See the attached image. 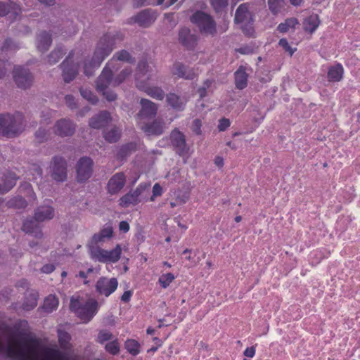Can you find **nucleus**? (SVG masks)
<instances>
[{"mask_svg":"<svg viewBox=\"0 0 360 360\" xmlns=\"http://www.w3.org/2000/svg\"><path fill=\"white\" fill-rule=\"evenodd\" d=\"M255 347H250L245 349L243 354L246 357L252 358L255 355Z\"/></svg>","mask_w":360,"mask_h":360,"instance_id":"61","label":"nucleus"},{"mask_svg":"<svg viewBox=\"0 0 360 360\" xmlns=\"http://www.w3.org/2000/svg\"><path fill=\"white\" fill-rule=\"evenodd\" d=\"M136 148V145L133 143H130L122 146L117 153V159L122 160L131 154Z\"/></svg>","mask_w":360,"mask_h":360,"instance_id":"38","label":"nucleus"},{"mask_svg":"<svg viewBox=\"0 0 360 360\" xmlns=\"http://www.w3.org/2000/svg\"><path fill=\"white\" fill-rule=\"evenodd\" d=\"M65 54V51L62 48H57L53 51L49 56L48 62L50 65L57 63L60 58Z\"/></svg>","mask_w":360,"mask_h":360,"instance_id":"44","label":"nucleus"},{"mask_svg":"<svg viewBox=\"0 0 360 360\" xmlns=\"http://www.w3.org/2000/svg\"><path fill=\"white\" fill-rule=\"evenodd\" d=\"M23 128V116L20 112L14 115H0V134L13 136L20 133Z\"/></svg>","mask_w":360,"mask_h":360,"instance_id":"5","label":"nucleus"},{"mask_svg":"<svg viewBox=\"0 0 360 360\" xmlns=\"http://www.w3.org/2000/svg\"><path fill=\"white\" fill-rule=\"evenodd\" d=\"M175 279V276L172 273L162 274L158 279V283L163 288H167Z\"/></svg>","mask_w":360,"mask_h":360,"instance_id":"43","label":"nucleus"},{"mask_svg":"<svg viewBox=\"0 0 360 360\" xmlns=\"http://www.w3.org/2000/svg\"><path fill=\"white\" fill-rule=\"evenodd\" d=\"M37 305V294L36 292H31L26 300L22 304V309L26 311H30L34 309Z\"/></svg>","mask_w":360,"mask_h":360,"instance_id":"40","label":"nucleus"},{"mask_svg":"<svg viewBox=\"0 0 360 360\" xmlns=\"http://www.w3.org/2000/svg\"><path fill=\"white\" fill-rule=\"evenodd\" d=\"M126 183V176L122 172H118L114 174L108 181L107 185L108 192L111 194L118 193L124 186Z\"/></svg>","mask_w":360,"mask_h":360,"instance_id":"15","label":"nucleus"},{"mask_svg":"<svg viewBox=\"0 0 360 360\" xmlns=\"http://www.w3.org/2000/svg\"><path fill=\"white\" fill-rule=\"evenodd\" d=\"M16 176L13 172H8L6 174H4V185L0 186V194L10 191L16 183Z\"/></svg>","mask_w":360,"mask_h":360,"instance_id":"30","label":"nucleus"},{"mask_svg":"<svg viewBox=\"0 0 360 360\" xmlns=\"http://www.w3.org/2000/svg\"><path fill=\"white\" fill-rule=\"evenodd\" d=\"M320 23L317 15H311L304 21V28L306 31L313 32L316 30Z\"/></svg>","mask_w":360,"mask_h":360,"instance_id":"35","label":"nucleus"},{"mask_svg":"<svg viewBox=\"0 0 360 360\" xmlns=\"http://www.w3.org/2000/svg\"><path fill=\"white\" fill-rule=\"evenodd\" d=\"M171 141L179 155H184L187 153L188 148L186 143L185 136L183 133L177 129L171 133Z\"/></svg>","mask_w":360,"mask_h":360,"instance_id":"16","label":"nucleus"},{"mask_svg":"<svg viewBox=\"0 0 360 360\" xmlns=\"http://www.w3.org/2000/svg\"><path fill=\"white\" fill-rule=\"evenodd\" d=\"M172 72L174 75L185 79H193L196 76V73L193 68L186 67L180 62H176L173 65Z\"/></svg>","mask_w":360,"mask_h":360,"instance_id":"17","label":"nucleus"},{"mask_svg":"<svg viewBox=\"0 0 360 360\" xmlns=\"http://www.w3.org/2000/svg\"><path fill=\"white\" fill-rule=\"evenodd\" d=\"M88 248L91 258L101 263H115L120 259L122 253L120 245L109 251L92 244H88Z\"/></svg>","mask_w":360,"mask_h":360,"instance_id":"6","label":"nucleus"},{"mask_svg":"<svg viewBox=\"0 0 360 360\" xmlns=\"http://www.w3.org/2000/svg\"><path fill=\"white\" fill-rule=\"evenodd\" d=\"M124 347L127 351L133 356H136L140 352V344L133 339L127 340L124 342Z\"/></svg>","mask_w":360,"mask_h":360,"instance_id":"37","label":"nucleus"},{"mask_svg":"<svg viewBox=\"0 0 360 360\" xmlns=\"http://www.w3.org/2000/svg\"><path fill=\"white\" fill-rule=\"evenodd\" d=\"M117 286V278L101 277L96 282V289L100 295L108 297L116 290Z\"/></svg>","mask_w":360,"mask_h":360,"instance_id":"10","label":"nucleus"},{"mask_svg":"<svg viewBox=\"0 0 360 360\" xmlns=\"http://www.w3.org/2000/svg\"><path fill=\"white\" fill-rule=\"evenodd\" d=\"M284 5L285 0H268L269 8L274 15H276L281 12Z\"/></svg>","mask_w":360,"mask_h":360,"instance_id":"42","label":"nucleus"},{"mask_svg":"<svg viewBox=\"0 0 360 360\" xmlns=\"http://www.w3.org/2000/svg\"><path fill=\"white\" fill-rule=\"evenodd\" d=\"M123 39V34L119 32H108L104 34L98 41L91 62L84 64V74L90 76L100 66L104 58L108 56L115 45Z\"/></svg>","mask_w":360,"mask_h":360,"instance_id":"2","label":"nucleus"},{"mask_svg":"<svg viewBox=\"0 0 360 360\" xmlns=\"http://www.w3.org/2000/svg\"><path fill=\"white\" fill-rule=\"evenodd\" d=\"M58 342L60 345V347L62 349L65 351H68L71 348V344H70V340L71 336L70 335L64 331L63 330L58 328Z\"/></svg>","mask_w":360,"mask_h":360,"instance_id":"31","label":"nucleus"},{"mask_svg":"<svg viewBox=\"0 0 360 360\" xmlns=\"http://www.w3.org/2000/svg\"><path fill=\"white\" fill-rule=\"evenodd\" d=\"M212 82L209 79L206 80L203 84V86L198 89L200 98H204L207 95V89L210 87Z\"/></svg>","mask_w":360,"mask_h":360,"instance_id":"57","label":"nucleus"},{"mask_svg":"<svg viewBox=\"0 0 360 360\" xmlns=\"http://www.w3.org/2000/svg\"><path fill=\"white\" fill-rule=\"evenodd\" d=\"M134 4L139 6L143 5H160L162 4L164 0H134Z\"/></svg>","mask_w":360,"mask_h":360,"instance_id":"53","label":"nucleus"},{"mask_svg":"<svg viewBox=\"0 0 360 360\" xmlns=\"http://www.w3.org/2000/svg\"><path fill=\"white\" fill-rule=\"evenodd\" d=\"M110 120L111 117L110 113L107 111H103L91 118L89 122V125L92 128L100 129L107 125Z\"/></svg>","mask_w":360,"mask_h":360,"instance_id":"26","label":"nucleus"},{"mask_svg":"<svg viewBox=\"0 0 360 360\" xmlns=\"http://www.w3.org/2000/svg\"><path fill=\"white\" fill-rule=\"evenodd\" d=\"M119 228H120V231L126 233L129 230V225L128 222H127L125 221H122L120 223Z\"/></svg>","mask_w":360,"mask_h":360,"instance_id":"64","label":"nucleus"},{"mask_svg":"<svg viewBox=\"0 0 360 360\" xmlns=\"http://www.w3.org/2000/svg\"><path fill=\"white\" fill-rule=\"evenodd\" d=\"M75 129V124L69 120L61 119L55 125V133L60 136L72 135Z\"/></svg>","mask_w":360,"mask_h":360,"instance_id":"18","label":"nucleus"},{"mask_svg":"<svg viewBox=\"0 0 360 360\" xmlns=\"http://www.w3.org/2000/svg\"><path fill=\"white\" fill-rule=\"evenodd\" d=\"M158 71L153 65L141 61L135 75L136 87L156 100L162 101L165 97L164 91L153 84L158 80Z\"/></svg>","mask_w":360,"mask_h":360,"instance_id":"1","label":"nucleus"},{"mask_svg":"<svg viewBox=\"0 0 360 360\" xmlns=\"http://www.w3.org/2000/svg\"><path fill=\"white\" fill-rule=\"evenodd\" d=\"M121 131L117 127H112L110 130L104 131V138L110 143L116 142L120 138Z\"/></svg>","mask_w":360,"mask_h":360,"instance_id":"41","label":"nucleus"},{"mask_svg":"<svg viewBox=\"0 0 360 360\" xmlns=\"http://www.w3.org/2000/svg\"><path fill=\"white\" fill-rule=\"evenodd\" d=\"M98 302L95 299L71 298L70 309L84 322H89L97 313Z\"/></svg>","mask_w":360,"mask_h":360,"instance_id":"4","label":"nucleus"},{"mask_svg":"<svg viewBox=\"0 0 360 360\" xmlns=\"http://www.w3.org/2000/svg\"><path fill=\"white\" fill-rule=\"evenodd\" d=\"M63 77L65 82H70L76 76L78 68L77 66L72 64L70 56L62 63Z\"/></svg>","mask_w":360,"mask_h":360,"instance_id":"22","label":"nucleus"},{"mask_svg":"<svg viewBox=\"0 0 360 360\" xmlns=\"http://www.w3.org/2000/svg\"><path fill=\"white\" fill-rule=\"evenodd\" d=\"M343 67L340 64H337L331 67L328 73V77L330 81L338 82L342 78Z\"/></svg>","mask_w":360,"mask_h":360,"instance_id":"32","label":"nucleus"},{"mask_svg":"<svg viewBox=\"0 0 360 360\" xmlns=\"http://www.w3.org/2000/svg\"><path fill=\"white\" fill-rule=\"evenodd\" d=\"M93 161L91 158L84 157L79 159L77 164V179L84 182L89 179L92 174Z\"/></svg>","mask_w":360,"mask_h":360,"instance_id":"11","label":"nucleus"},{"mask_svg":"<svg viewBox=\"0 0 360 360\" xmlns=\"http://www.w3.org/2000/svg\"><path fill=\"white\" fill-rule=\"evenodd\" d=\"M193 23L196 24L202 32L213 34L216 31L215 22L208 14L198 11L191 18Z\"/></svg>","mask_w":360,"mask_h":360,"instance_id":"7","label":"nucleus"},{"mask_svg":"<svg viewBox=\"0 0 360 360\" xmlns=\"http://www.w3.org/2000/svg\"><path fill=\"white\" fill-rule=\"evenodd\" d=\"M279 45L285 49V51L288 52L290 56H292L294 52L296 51V49H292L288 44V41L285 39H281L279 41Z\"/></svg>","mask_w":360,"mask_h":360,"instance_id":"54","label":"nucleus"},{"mask_svg":"<svg viewBox=\"0 0 360 360\" xmlns=\"http://www.w3.org/2000/svg\"><path fill=\"white\" fill-rule=\"evenodd\" d=\"M131 57L129 53L127 51H121L116 53V55L110 60V62L108 63L106 65L113 61L112 65L110 66V69L112 70V75L116 72L120 68V64L118 61H127L130 62Z\"/></svg>","mask_w":360,"mask_h":360,"instance_id":"28","label":"nucleus"},{"mask_svg":"<svg viewBox=\"0 0 360 360\" xmlns=\"http://www.w3.org/2000/svg\"><path fill=\"white\" fill-rule=\"evenodd\" d=\"M38 222L36 221V219H30V220H26L23 222L22 224V230L23 231L29 233H36V236L40 235V232H37L38 229Z\"/></svg>","mask_w":360,"mask_h":360,"instance_id":"39","label":"nucleus"},{"mask_svg":"<svg viewBox=\"0 0 360 360\" xmlns=\"http://www.w3.org/2000/svg\"><path fill=\"white\" fill-rule=\"evenodd\" d=\"M54 216V210L52 207L41 206L35 212V219L37 221H43L46 219H51Z\"/></svg>","mask_w":360,"mask_h":360,"instance_id":"27","label":"nucleus"},{"mask_svg":"<svg viewBox=\"0 0 360 360\" xmlns=\"http://www.w3.org/2000/svg\"><path fill=\"white\" fill-rule=\"evenodd\" d=\"M298 25V20L295 18H288L284 22L280 23L277 30L282 33L293 30L295 26Z\"/></svg>","mask_w":360,"mask_h":360,"instance_id":"36","label":"nucleus"},{"mask_svg":"<svg viewBox=\"0 0 360 360\" xmlns=\"http://www.w3.org/2000/svg\"><path fill=\"white\" fill-rule=\"evenodd\" d=\"M230 124L231 122L229 119L222 118L219 122L218 129L221 131H225L230 126Z\"/></svg>","mask_w":360,"mask_h":360,"instance_id":"58","label":"nucleus"},{"mask_svg":"<svg viewBox=\"0 0 360 360\" xmlns=\"http://www.w3.org/2000/svg\"><path fill=\"white\" fill-rule=\"evenodd\" d=\"M29 173L32 175V180L37 181L38 178L41 179L42 171L38 165H32L29 170Z\"/></svg>","mask_w":360,"mask_h":360,"instance_id":"49","label":"nucleus"},{"mask_svg":"<svg viewBox=\"0 0 360 360\" xmlns=\"http://www.w3.org/2000/svg\"><path fill=\"white\" fill-rule=\"evenodd\" d=\"M105 349L106 352L112 355L117 354L120 352V345L117 340L115 339L107 343L105 346Z\"/></svg>","mask_w":360,"mask_h":360,"instance_id":"45","label":"nucleus"},{"mask_svg":"<svg viewBox=\"0 0 360 360\" xmlns=\"http://www.w3.org/2000/svg\"><path fill=\"white\" fill-rule=\"evenodd\" d=\"M188 98L186 96H180L174 93H169L166 96V101L173 109L181 111L185 108Z\"/></svg>","mask_w":360,"mask_h":360,"instance_id":"20","label":"nucleus"},{"mask_svg":"<svg viewBox=\"0 0 360 360\" xmlns=\"http://www.w3.org/2000/svg\"><path fill=\"white\" fill-rule=\"evenodd\" d=\"M235 21L236 23L242 24L241 28L245 34L249 36L252 34L253 28L251 25L252 18L247 4H242L237 8L235 14Z\"/></svg>","mask_w":360,"mask_h":360,"instance_id":"8","label":"nucleus"},{"mask_svg":"<svg viewBox=\"0 0 360 360\" xmlns=\"http://www.w3.org/2000/svg\"><path fill=\"white\" fill-rule=\"evenodd\" d=\"M132 292L130 290L125 291L121 297V300L124 302H127L129 301Z\"/></svg>","mask_w":360,"mask_h":360,"instance_id":"63","label":"nucleus"},{"mask_svg":"<svg viewBox=\"0 0 360 360\" xmlns=\"http://www.w3.org/2000/svg\"><path fill=\"white\" fill-rule=\"evenodd\" d=\"M162 193V188L159 184H155L153 188V194L150 197V200L154 201L155 198L158 196H160Z\"/></svg>","mask_w":360,"mask_h":360,"instance_id":"56","label":"nucleus"},{"mask_svg":"<svg viewBox=\"0 0 360 360\" xmlns=\"http://www.w3.org/2000/svg\"><path fill=\"white\" fill-rule=\"evenodd\" d=\"M248 75L243 67L235 73L236 85L238 89H243L247 85Z\"/></svg>","mask_w":360,"mask_h":360,"instance_id":"33","label":"nucleus"},{"mask_svg":"<svg viewBox=\"0 0 360 360\" xmlns=\"http://www.w3.org/2000/svg\"><path fill=\"white\" fill-rule=\"evenodd\" d=\"M179 41L187 49H193L197 44V37L191 33V30L187 27H183L179 33Z\"/></svg>","mask_w":360,"mask_h":360,"instance_id":"21","label":"nucleus"},{"mask_svg":"<svg viewBox=\"0 0 360 360\" xmlns=\"http://www.w3.org/2000/svg\"><path fill=\"white\" fill-rule=\"evenodd\" d=\"M141 109L138 114L139 124L143 122V120L153 117L157 112V105L150 100L142 98L140 101Z\"/></svg>","mask_w":360,"mask_h":360,"instance_id":"14","label":"nucleus"},{"mask_svg":"<svg viewBox=\"0 0 360 360\" xmlns=\"http://www.w3.org/2000/svg\"><path fill=\"white\" fill-rule=\"evenodd\" d=\"M51 176L57 181H64L67 178L66 162L60 157H55L51 163Z\"/></svg>","mask_w":360,"mask_h":360,"instance_id":"13","label":"nucleus"},{"mask_svg":"<svg viewBox=\"0 0 360 360\" xmlns=\"http://www.w3.org/2000/svg\"><path fill=\"white\" fill-rule=\"evenodd\" d=\"M13 78L19 88L27 89L30 86L32 82V76L30 71L20 66H16L13 70Z\"/></svg>","mask_w":360,"mask_h":360,"instance_id":"12","label":"nucleus"},{"mask_svg":"<svg viewBox=\"0 0 360 360\" xmlns=\"http://www.w3.org/2000/svg\"><path fill=\"white\" fill-rule=\"evenodd\" d=\"M156 19V15L154 12L146 10L140 12L135 17V22L140 26L148 27L151 25Z\"/></svg>","mask_w":360,"mask_h":360,"instance_id":"25","label":"nucleus"},{"mask_svg":"<svg viewBox=\"0 0 360 360\" xmlns=\"http://www.w3.org/2000/svg\"><path fill=\"white\" fill-rule=\"evenodd\" d=\"M18 49V46L17 44L13 42L11 39H7L5 41L2 48L1 51L3 53H7L8 51H14Z\"/></svg>","mask_w":360,"mask_h":360,"instance_id":"48","label":"nucleus"},{"mask_svg":"<svg viewBox=\"0 0 360 360\" xmlns=\"http://www.w3.org/2000/svg\"><path fill=\"white\" fill-rule=\"evenodd\" d=\"M201 126L202 123L201 121L198 119L195 120L192 123V130L193 132H195L196 134H201Z\"/></svg>","mask_w":360,"mask_h":360,"instance_id":"59","label":"nucleus"},{"mask_svg":"<svg viewBox=\"0 0 360 360\" xmlns=\"http://www.w3.org/2000/svg\"><path fill=\"white\" fill-rule=\"evenodd\" d=\"M52 39L51 36L46 32L39 34L37 39V47L39 51L44 52L48 50L51 46Z\"/></svg>","mask_w":360,"mask_h":360,"instance_id":"29","label":"nucleus"},{"mask_svg":"<svg viewBox=\"0 0 360 360\" xmlns=\"http://www.w3.org/2000/svg\"><path fill=\"white\" fill-rule=\"evenodd\" d=\"M150 184H141L133 192L124 195L120 199V205L122 207H128L131 205H136L142 200H146V196L143 193L148 191L150 188Z\"/></svg>","mask_w":360,"mask_h":360,"instance_id":"9","label":"nucleus"},{"mask_svg":"<svg viewBox=\"0 0 360 360\" xmlns=\"http://www.w3.org/2000/svg\"><path fill=\"white\" fill-rule=\"evenodd\" d=\"M112 339V334L107 330H101L99 331L97 336V342L103 344L104 342L111 340Z\"/></svg>","mask_w":360,"mask_h":360,"instance_id":"47","label":"nucleus"},{"mask_svg":"<svg viewBox=\"0 0 360 360\" xmlns=\"http://www.w3.org/2000/svg\"><path fill=\"white\" fill-rule=\"evenodd\" d=\"M80 93L83 98L91 103H96L98 101L96 96L89 89H81Z\"/></svg>","mask_w":360,"mask_h":360,"instance_id":"50","label":"nucleus"},{"mask_svg":"<svg viewBox=\"0 0 360 360\" xmlns=\"http://www.w3.org/2000/svg\"><path fill=\"white\" fill-rule=\"evenodd\" d=\"M112 63L113 61L108 65H105L96 82L97 90L99 92H101L109 101H115L117 96L113 91H108L107 87L110 85H119L131 72V69L125 68L121 72L120 75L117 78L112 79V70L110 69V66Z\"/></svg>","mask_w":360,"mask_h":360,"instance_id":"3","label":"nucleus"},{"mask_svg":"<svg viewBox=\"0 0 360 360\" xmlns=\"http://www.w3.org/2000/svg\"><path fill=\"white\" fill-rule=\"evenodd\" d=\"M55 269V266L53 264H49L44 265L41 268V271L46 274H50Z\"/></svg>","mask_w":360,"mask_h":360,"instance_id":"62","label":"nucleus"},{"mask_svg":"<svg viewBox=\"0 0 360 360\" xmlns=\"http://www.w3.org/2000/svg\"><path fill=\"white\" fill-rule=\"evenodd\" d=\"M58 305V300L55 295H49L44 301L43 310L46 313H51L56 310Z\"/></svg>","mask_w":360,"mask_h":360,"instance_id":"34","label":"nucleus"},{"mask_svg":"<svg viewBox=\"0 0 360 360\" xmlns=\"http://www.w3.org/2000/svg\"><path fill=\"white\" fill-rule=\"evenodd\" d=\"M211 4L217 12H219L223 8H226L228 4V0H210Z\"/></svg>","mask_w":360,"mask_h":360,"instance_id":"51","label":"nucleus"},{"mask_svg":"<svg viewBox=\"0 0 360 360\" xmlns=\"http://www.w3.org/2000/svg\"><path fill=\"white\" fill-rule=\"evenodd\" d=\"M20 12V8L14 3L0 2V16H8L11 20H15Z\"/></svg>","mask_w":360,"mask_h":360,"instance_id":"19","label":"nucleus"},{"mask_svg":"<svg viewBox=\"0 0 360 360\" xmlns=\"http://www.w3.org/2000/svg\"><path fill=\"white\" fill-rule=\"evenodd\" d=\"M112 226L107 225L99 233L94 234L88 244L98 245L100 243H103L112 236Z\"/></svg>","mask_w":360,"mask_h":360,"instance_id":"23","label":"nucleus"},{"mask_svg":"<svg viewBox=\"0 0 360 360\" xmlns=\"http://www.w3.org/2000/svg\"><path fill=\"white\" fill-rule=\"evenodd\" d=\"M49 136V131L40 128L35 134L36 139L38 142L41 143L48 139Z\"/></svg>","mask_w":360,"mask_h":360,"instance_id":"52","label":"nucleus"},{"mask_svg":"<svg viewBox=\"0 0 360 360\" xmlns=\"http://www.w3.org/2000/svg\"><path fill=\"white\" fill-rule=\"evenodd\" d=\"M22 190H25L26 195L30 198L34 200L35 199V194L34 193L32 186L29 183H25L24 184L21 185L20 186Z\"/></svg>","mask_w":360,"mask_h":360,"instance_id":"55","label":"nucleus"},{"mask_svg":"<svg viewBox=\"0 0 360 360\" xmlns=\"http://www.w3.org/2000/svg\"><path fill=\"white\" fill-rule=\"evenodd\" d=\"M139 124L141 129L148 135H160L165 129L164 123L158 120L150 124H145L144 122H140Z\"/></svg>","mask_w":360,"mask_h":360,"instance_id":"24","label":"nucleus"},{"mask_svg":"<svg viewBox=\"0 0 360 360\" xmlns=\"http://www.w3.org/2000/svg\"><path fill=\"white\" fill-rule=\"evenodd\" d=\"M7 205L8 207L22 208L25 207L27 204L23 198L18 196L8 201Z\"/></svg>","mask_w":360,"mask_h":360,"instance_id":"46","label":"nucleus"},{"mask_svg":"<svg viewBox=\"0 0 360 360\" xmlns=\"http://www.w3.org/2000/svg\"><path fill=\"white\" fill-rule=\"evenodd\" d=\"M65 103L70 108H74L76 107V102L75 101V98L71 95H67L65 98Z\"/></svg>","mask_w":360,"mask_h":360,"instance_id":"60","label":"nucleus"}]
</instances>
